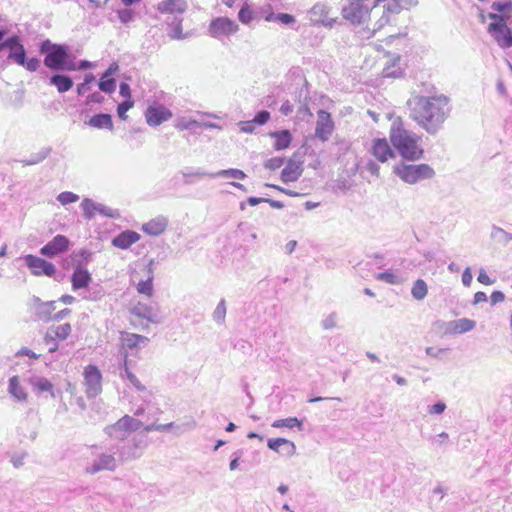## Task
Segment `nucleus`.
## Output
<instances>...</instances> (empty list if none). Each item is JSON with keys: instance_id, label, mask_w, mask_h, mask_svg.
Returning a JSON list of instances; mask_svg holds the SVG:
<instances>
[{"instance_id": "nucleus-1", "label": "nucleus", "mask_w": 512, "mask_h": 512, "mask_svg": "<svg viewBox=\"0 0 512 512\" xmlns=\"http://www.w3.org/2000/svg\"><path fill=\"white\" fill-rule=\"evenodd\" d=\"M341 9L343 19L360 26L369 35L375 34L391 24L403 10L417 3V0H345Z\"/></svg>"}, {"instance_id": "nucleus-2", "label": "nucleus", "mask_w": 512, "mask_h": 512, "mask_svg": "<svg viewBox=\"0 0 512 512\" xmlns=\"http://www.w3.org/2000/svg\"><path fill=\"white\" fill-rule=\"evenodd\" d=\"M409 106L410 117L429 133L437 132L450 113L449 99L444 95L417 96Z\"/></svg>"}, {"instance_id": "nucleus-3", "label": "nucleus", "mask_w": 512, "mask_h": 512, "mask_svg": "<svg viewBox=\"0 0 512 512\" xmlns=\"http://www.w3.org/2000/svg\"><path fill=\"white\" fill-rule=\"evenodd\" d=\"M390 141L404 160L418 161L424 155L420 145L421 137L406 130L401 121L395 122L391 128Z\"/></svg>"}, {"instance_id": "nucleus-4", "label": "nucleus", "mask_w": 512, "mask_h": 512, "mask_svg": "<svg viewBox=\"0 0 512 512\" xmlns=\"http://www.w3.org/2000/svg\"><path fill=\"white\" fill-rule=\"evenodd\" d=\"M42 52H47L44 58V64L47 68L53 70H69L76 69L75 64L70 59L67 49L63 45L51 44L46 41L41 46Z\"/></svg>"}, {"instance_id": "nucleus-5", "label": "nucleus", "mask_w": 512, "mask_h": 512, "mask_svg": "<svg viewBox=\"0 0 512 512\" xmlns=\"http://www.w3.org/2000/svg\"><path fill=\"white\" fill-rule=\"evenodd\" d=\"M149 342V338L136 333L123 331L120 333V346L125 350L124 355V368L125 373L130 383L138 390H144L145 386L141 384L140 380L131 372L128 366L127 352L145 346Z\"/></svg>"}, {"instance_id": "nucleus-6", "label": "nucleus", "mask_w": 512, "mask_h": 512, "mask_svg": "<svg viewBox=\"0 0 512 512\" xmlns=\"http://www.w3.org/2000/svg\"><path fill=\"white\" fill-rule=\"evenodd\" d=\"M393 173L403 182L415 184L420 180L430 179L434 176V170L428 164H406L401 161L393 166Z\"/></svg>"}, {"instance_id": "nucleus-7", "label": "nucleus", "mask_w": 512, "mask_h": 512, "mask_svg": "<svg viewBox=\"0 0 512 512\" xmlns=\"http://www.w3.org/2000/svg\"><path fill=\"white\" fill-rule=\"evenodd\" d=\"M487 17L491 20L487 31L501 48H509L512 46V32L507 26L506 19L503 15L497 13H489Z\"/></svg>"}, {"instance_id": "nucleus-8", "label": "nucleus", "mask_w": 512, "mask_h": 512, "mask_svg": "<svg viewBox=\"0 0 512 512\" xmlns=\"http://www.w3.org/2000/svg\"><path fill=\"white\" fill-rule=\"evenodd\" d=\"M208 31L213 38L229 37L239 31V25L229 17H216L210 22Z\"/></svg>"}, {"instance_id": "nucleus-9", "label": "nucleus", "mask_w": 512, "mask_h": 512, "mask_svg": "<svg viewBox=\"0 0 512 512\" xmlns=\"http://www.w3.org/2000/svg\"><path fill=\"white\" fill-rule=\"evenodd\" d=\"M83 376L86 394L89 397L98 395L102 390V375L100 370L95 365H88L84 369Z\"/></svg>"}, {"instance_id": "nucleus-10", "label": "nucleus", "mask_w": 512, "mask_h": 512, "mask_svg": "<svg viewBox=\"0 0 512 512\" xmlns=\"http://www.w3.org/2000/svg\"><path fill=\"white\" fill-rule=\"evenodd\" d=\"M335 124L331 114L326 110L317 112V122L315 127V136L321 141H327L333 134Z\"/></svg>"}, {"instance_id": "nucleus-11", "label": "nucleus", "mask_w": 512, "mask_h": 512, "mask_svg": "<svg viewBox=\"0 0 512 512\" xmlns=\"http://www.w3.org/2000/svg\"><path fill=\"white\" fill-rule=\"evenodd\" d=\"M170 109L160 104L149 105L145 112V119L149 126L156 127L172 118Z\"/></svg>"}, {"instance_id": "nucleus-12", "label": "nucleus", "mask_w": 512, "mask_h": 512, "mask_svg": "<svg viewBox=\"0 0 512 512\" xmlns=\"http://www.w3.org/2000/svg\"><path fill=\"white\" fill-rule=\"evenodd\" d=\"M25 262L30 268L31 272L36 276L45 275L48 277H53L55 275V266L51 262H48L40 257L27 255L25 257Z\"/></svg>"}, {"instance_id": "nucleus-13", "label": "nucleus", "mask_w": 512, "mask_h": 512, "mask_svg": "<svg viewBox=\"0 0 512 512\" xmlns=\"http://www.w3.org/2000/svg\"><path fill=\"white\" fill-rule=\"evenodd\" d=\"M369 151L381 163H385L395 157L393 149L385 138L373 139Z\"/></svg>"}, {"instance_id": "nucleus-14", "label": "nucleus", "mask_w": 512, "mask_h": 512, "mask_svg": "<svg viewBox=\"0 0 512 512\" xmlns=\"http://www.w3.org/2000/svg\"><path fill=\"white\" fill-rule=\"evenodd\" d=\"M475 325L476 324L473 320L462 318L443 322L441 324V329L445 335H456L471 331L474 329Z\"/></svg>"}, {"instance_id": "nucleus-15", "label": "nucleus", "mask_w": 512, "mask_h": 512, "mask_svg": "<svg viewBox=\"0 0 512 512\" xmlns=\"http://www.w3.org/2000/svg\"><path fill=\"white\" fill-rule=\"evenodd\" d=\"M386 61L382 69V76L388 78L402 77L405 71L404 66L401 64L399 55H385Z\"/></svg>"}, {"instance_id": "nucleus-16", "label": "nucleus", "mask_w": 512, "mask_h": 512, "mask_svg": "<svg viewBox=\"0 0 512 512\" xmlns=\"http://www.w3.org/2000/svg\"><path fill=\"white\" fill-rule=\"evenodd\" d=\"M69 248V240L64 235L55 236L50 242L43 246L40 250L42 255L54 257L58 254L66 252Z\"/></svg>"}, {"instance_id": "nucleus-17", "label": "nucleus", "mask_w": 512, "mask_h": 512, "mask_svg": "<svg viewBox=\"0 0 512 512\" xmlns=\"http://www.w3.org/2000/svg\"><path fill=\"white\" fill-rule=\"evenodd\" d=\"M4 47L10 48L8 59L13 60L18 65L25 64L26 52L24 46L19 43L17 37H12L3 42V44L0 45V50H2Z\"/></svg>"}, {"instance_id": "nucleus-18", "label": "nucleus", "mask_w": 512, "mask_h": 512, "mask_svg": "<svg viewBox=\"0 0 512 512\" xmlns=\"http://www.w3.org/2000/svg\"><path fill=\"white\" fill-rule=\"evenodd\" d=\"M267 446L285 457H292L296 453V446L294 442L285 438H272L267 442Z\"/></svg>"}, {"instance_id": "nucleus-19", "label": "nucleus", "mask_w": 512, "mask_h": 512, "mask_svg": "<svg viewBox=\"0 0 512 512\" xmlns=\"http://www.w3.org/2000/svg\"><path fill=\"white\" fill-rule=\"evenodd\" d=\"M304 171L303 163L289 159L281 172V180L285 183L297 181Z\"/></svg>"}, {"instance_id": "nucleus-20", "label": "nucleus", "mask_w": 512, "mask_h": 512, "mask_svg": "<svg viewBox=\"0 0 512 512\" xmlns=\"http://www.w3.org/2000/svg\"><path fill=\"white\" fill-rule=\"evenodd\" d=\"M187 6V0H164L157 5V10L162 14H182Z\"/></svg>"}, {"instance_id": "nucleus-21", "label": "nucleus", "mask_w": 512, "mask_h": 512, "mask_svg": "<svg viewBox=\"0 0 512 512\" xmlns=\"http://www.w3.org/2000/svg\"><path fill=\"white\" fill-rule=\"evenodd\" d=\"M72 333V326L70 323H64L57 326L50 327L45 336L44 342H53V338H57L59 341L66 340Z\"/></svg>"}, {"instance_id": "nucleus-22", "label": "nucleus", "mask_w": 512, "mask_h": 512, "mask_svg": "<svg viewBox=\"0 0 512 512\" xmlns=\"http://www.w3.org/2000/svg\"><path fill=\"white\" fill-rule=\"evenodd\" d=\"M140 240V235L132 230H126L117 235L112 244L120 249H128L131 245Z\"/></svg>"}, {"instance_id": "nucleus-23", "label": "nucleus", "mask_w": 512, "mask_h": 512, "mask_svg": "<svg viewBox=\"0 0 512 512\" xmlns=\"http://www.w3.org/2000/svg\"><path fill=\"white\" fill-rule=\"evenodd\" d=\"M91 274L87 269L76 268L71 276L73 290L87 288L91 282Z\"/></svg>"}, {"instance_id": "nucleus-24", "label": "nucleus", "mask_w": 512, "mask_h": 512, "mask_svg": "<svg viewBox=\"0 0 512 512\" xmlns=\"http://www.w3.org/2000/svg\"><path fill=\"white\" fill-rule=\"evenodd\" d=\"M116 467L115 458L112 455H101L98 460L88 469L91 474L97 473L103 470H114Z\"/></svg>"}, {"instance_id": "nucleus-25", "label": "nucleus", "mask_w": 512, "mask_h": 512, "mask_svg": "<svg viewBox=\"0 0 512 512\" xmlns=\"http://www.w3.org/2000/svg\"><path fill=\"white\" fill-rule=\"evenodd\" d=\"M167 227V220L164 217H157L142 226V230L153 236L160 235Z\"/></svg>"}, {"instance_id": "nucleus-26", "label": "nucleus", "mask_w": 512, "mask_h": 512, "mask_svg": "<svg viewBox=\"0 0 512 512\" xmlns=\"http://www.w3.org/2000/svg\"><path fill=\"white\" fill-rule=\"evenodd\" d=\"M87 124L97 129H108L112 131L114 129L112 116L110 114H96L92 116Z\"/></svg>"}, {"instance_id": "nucleus-27", "label": "nucleus", "mask_w": 512, "mask_h": 512, "mask_svg": "<svg viewBox=\"0 0 512 512\" xmlns=\"http://www.w3.org/2000/svg\"><path fill=\"white\" fill-rule=\"evenodd\" d=\"M270 137L275 140V150H285L291 145L292 142V135L289 130L271 132Z\"/></svg>"}, {"instance_id": "nucleus-28", "label": "nucleus", "mask_w": 512, "mask_h": 512, "mask_svg": "<svg viewBox=\"0 0 512 512\" xmlns=\"http://www.w3.org/2000/svg\"><path fill=\"white\" fill-rule=\"evenodd\" d=\"M9 393L15 397L18 401H26L28 399V393L24 387L20 384L19 377L13 376L9 380L8 386Z\"/></svg>"}, {"instance_id": "nucleus-29", "label": "nucleus", "mask_w": 512, "mask_h": 512, "mask_svg": "<svg viewBox=\"0 0 512 512\" xmlns=\"http://www.w3.org/2000/svg\"><path fill=\"white\" fill-rule=\"evenodd\" d=\"M50 83L54 85L60 93L69 91L73 86V81L70 77L60 74L52 76Z\"/></svg>"}, {"instance_id": "nucleus-30", "label": "nucleus", "mask_w": 512, "mask_h": 512, "mask_svg": "<svg viewBox=\"0 0 512 512\" xmlns=\"http://www.w3.org/2000/svg\"><path fill=\"white\" fill-rule=\"evenodd\" d=\"M131 313L138 318H144L148 320L149 322H155V315L153 314V310L150 306L138 303L135 305Z\"/></svg>"}, {"instance_id": "nucleus-31", "label": "nucleus", "mask_w": 512, "mask_h": 512, "mask_svg": "<svg viewBox=\"0 0 512 512\" xmlns=\"http://www.w3.org/2000/svg\"><path fill=\"white\" fill-rule=\"evenodd\" d=\"M265 21L271 22V21H279L282 24L288 25L295 21L294 16L287 14V13H279L274 14L272 11V7L268 5L267 7V13L264 16Z\"/></svg>"}, {"instance_id": "nucleus-32", "label": "nucleus", "mask_w": 512, "mask_h": 512, "mask_svg": "<svg viewBox=\"0 0 512 512\" xmlns=\"http://www.w3.org/2000/svg\"><path fill=\"white\" fill-rule=\"evenodd\" d=\"M116 426L120 430L135 431L140 428L141 422L129 415H125L117 421Z\"/></svg>"}, {"instance_id": "nucleus-33", "label": "nucleus", "mask_w": 512, "mask_h": 512, "mask_svg": "<svg viewBox=\"0 0 512 512\" xmlns=\"http://www.w3.org/2000/svg\"><path fill=\"white\" fill-rule=\"evenodd\" d=\"M255 18V12L248 2H244L238 12V20L244 24L249 25Z\"/></svg>"}, {"instance_id": "nucleus-34", "label": "nucleus", "mask_w": 512, "mask_h": 512, "mask_svg": "<svg viewBox=\"0 0 512 512\" xmlns=\"http://www.w3.org/2000/svg\"><path fill=\"white\" fill-rule=\"evenodd\" d=\"M112 67H110L101 77L99 82V89L105 93H112L115 90L116 82L115 79L111 78Z\"/></svg>"}, {"instance_id": "nucleus-35", "label": "nucleus", "mask_w": 512, "mask_h": 512, "mask_svg": "<svg viewBox=\"0 0 512 512\" xmlns=\"http://www.w3.org/2000/svg\"><path fill=\"white\" fill-rule=\"evenodd\" d=\"M312 14L318 17V20L321 21L324 25H331L334 22V19L328 17L329 8L322 4L315 5L312 10Z\"/></svg>"}, {"instance_id": "nucleus-36", "label": "nucleus", "mask_w": 512, "mask_h": 512, "mask_svg": "<svg viewBox=\"0 0 512 512\" xmlns=\"http://www.w3.org/2000/svg\"><path fill=\"white\" fill-rule=\"evenodd\" d=\"M153 280L154 277L150 271V274L146 280L138 282L136 286L137 292L147 296L148 298H151L154 294Z\"/></svg>"}, {"instance_id": "nucleus-37", "label": "nucleus", "mask_w": 512, "mask_h": 512, "mask_svg": "<svg viewBox=\"0 0 512 512\" xmlns=\"http://www.w3.org/2000/svg\"><path fill=\"white\" fill-rule=\"evenodd\" d=\"M54 304V301L40 304L37 311V317L45 322L50 321L52 319V312L55 310Z\"/></svg>"}, {"instance_id": "nucleus-38", "label": "nucleus", "mask_w": 512, "mask_h": 512, "mask_svg": "<svg viewBox=\"0 0 512 512\" xmlns=\"http://www.w3.org/2000/svg\"><path fill=\"white\" fill-rule=\"evenodd\" d=\"M428 287L424 280L418 279L414 282L411 294L416 300H422L427 296Z\"/></svg>"}, {"instance_id": "nucleus-39", "label": "nucleus", "mask_w": 512, "mask_h": 512, "mask_svg": "<svg viewBox=\"0 0 512 512\" xmlns=\"http://www.w3.org/2000/svg\"><path fill=\"white\" fill-rule=\"evenodd\" d=\"M31 385L38 392H49L54 397L53 384L46 378L31 380Z\"/></svg>"}, {"instance_id": "nucleus-40", "label": "nucleus", "mask_w": 512, "mask_h": 512, "mask_svg": "<svg viewBox=\"0 0 512 512\" xmlns=\"http://www.w3.org/2000/svg\"><path fill=\"white\" fill-rule=\"evenodd\" d=\"M376 279L385 283L396 285L402 283V279L392 271L382 272L376 275Z\"/></svg>"}, {"instance_id": "nucleus-41", "label": "nucleus", "mask_w": 512, "mask_h": 512, "mask_svg": "<svg viewBox=\"0 0 512 512\" xmlns=\"http://www.w3.org/2000/svg\"><path fill=\"white\" fill-rule=\"evenodd\" d=\"M295 426L301 427V422L296 417H289L285 419H278L272 423L275 428H293Z\"/></svg>"}, {"instance_id": "nucleus-42", "label": "nucleus", "mask_w": 512, "mask_h": 512, "mask_svg": "<svg viewBox=\"0 0 512 512\" xmlns=\"http://www.w3.org/2000/svg\"><path fill=\"white\" fill-rule=\"evenodd\" d=\"M201 124L194 120V119H186V118H180L177 120L175 124V128L179 131L192 129L194 127L200 126Z\"/></svg>"}, {"instance_id": "nucleus-43", "label": "nucleus", "mask_w": 512, "mask_h": 512, "mask_svg": "<svg viewBox=\"0 0 512 512\" xmlns=\"http://www.w3.org/2000/svg\"><path fill=\"white\" fill-rule=\"evenodd\" d=\"M81 207L86 218L90 219L94 216L96 206L92 200L88 198L84 199L81 203Z\"/></svg>"}, {"instance_id": "nucleus-44", "label": "nucleus", "mask_w": 512, "mask_h": 512, "mask_svg": "<svg viewBox=\"0 0 512 512\" xmlns=\"http://www.w3.org/2000/svg\"><path fill=\"white\" fill-rule=\"evenodd\" d=\"M134 100L123 101L117 107V114L121 120H127V111L133 108Z\"/></svg>"}, {"instance_id": "nucleus-45", "label": "nucleus", "mask_w": 512, "mask_h": 512, "mask_svg": "<svg viewBox=\"0 0 512 512\" xmlns=\"http://www.w3.org/2000/svg\"><path fill=\"white\" fill-rule=\"evenodd\" d=\"M218 176L222 177H232L236 179L243 180L246 178V174L239 169H227V170H221L217 173Z\"/></svg>"}, {"instance_id": "nucleus-46", "label": "nucleus", "mask_w": 512, "mask_h": 512, "mask_svg": "<svg viewBox=\"0 0 512 512\" xmlns=\"http://www.w3.org/2000/svg\"><path fill=\"white\" fill-rule=\"evenodd\" d=\"M492 9L500 14H510L512 12V3L510 1L494 2Z\"/></svg>"}, {"instance_id": "nucleus-47", "label": "nucleus", "mask_w": 512, "mask_h": 512, "mask_svg": "<svg viewBox=\"0 0 512 512\" xmlns=\"http://www.w3.org/2000/svg\"><path fill=\"white\" fill-rule=\"evenodd\" d=\"M284 160L285 159L282 157L270 158L265 162L264 167L268 170L275 171L283 166Z\"/></svg>"}, {"instance_id": "nucleus-48", "label": "nucleus", "mask_w": 512, "mask_h": 512, "mask_svg": "<svg viewBox=\"0 0 512 512\" xmlns=\"http://www.w3.org/2000/svg\"><path fill=\"white\" fill-rule=\"evenodd\" d=\"M58 201L63 204V205H66V204H69V203H74L76 202L79 197L78 195L72 193V192H62L58 195L57 197Z\"/></svg>"}, {"instance_id": "nucleus-49", "label": "nucleus", "mask_w": 512, "mask_h": 512, "mask_svg": "<svg viewBox=\"0 0 512 512\" xmlns=\"http://www.w3.org/2000/svg\"><path fill=\"white\" fill-rule=\"evenodd\" d=\"M270 119V113L268 111H260L258 112L254 119L252 120L253 123L255 124H258V125H263L265 123H267Z\"/></svg>"}, {"instance_id": "nucleus-50", "label": "nucleus", "mask_w": 512, "mask_h": 512, "mask_svg": "<svg viewBox=\"0 0 512 512\" xmlns=\"http://www.w3.org/2000/svg\"><path fill=\"white\" fill-rule=\"evenodd\" d=\"M267 187H270V188H273V189H276L278 190L279 192L287 195V196H290V197H298L300 196L301 194L296 192V191H293V190H290V189H286V188H283L281 186H278V185H275V184H266Z\"/></svg>"}, {"instance_id": "nucleus-51", "label": "nucleus", "mask_w": 512, "mask_h": 512, "mask_svg": "<svg viewBox=\"0 0 512 512\" xmlns=\"http://www.w3.org/2000/svg\"><path fill=\"white\" fill-rule=\"evenodd\" d=\"M119 93L125 98V101L133 100L130 86L127 83L123 82L120 84Z\"/></svg>"}, {"instance_id": "nucleus-52", "label": "nucleus", "mask_w": 512, "mask_h": 512, "mask_svg": "<svg viewBox=\"0 0 512 512\" xmlns=\"http://www.w3.org/2000/svg\"><path fill=\"white\" fill-rule=\"evenodd\" d=\"M39 65L40 62L37 58H30L28 60L25 58V64L22 66L25 67L27 70L34 72L39 68Z\"/></svg>"}, {"instance_id": "nucleus-53", "label": "nucleus", "mask_w": 512, "mask_h": 512, "mask_svg": "<svg viewBox=\"0 0 512 512\" xmlns=\"http://www.w3.org/2000/svg\"><path fill=\"white\" fill-rule=\"evenodd\" d=\"M104 101V97L98 93V92H95V93H92L91 95H89L86 99V105H89L91 103H97V104H100Z\"/></svg>"}, {"instance_id": "nucleus-54", "label": "nucleus", "mask_w": 512, "mask_h": 512, "mask_svg": "<svg viewBox=\"0 0 512 512\" xmlns=\"http://www.w3.org/2000/svg\"><path fill=\"white\" fill-rule=\"evenodd\" d=\"M446 405L443 402H438L429 407L430 414H441L444 412Z\"/></svg>"}, {"instance_id": "nucleus-55", "label": "nucleus", "mask_w": 512, "mask_h": 512, "mask_svg": "<svg viewBox=\"0 0 512 512\" xmlns=\"http://www.w3.org/2000/svg\"><path fill=\"white\" fill-rule=\"evenodd\" d=\"M293 111V105L291 104V102L289 100H286L282 103L281 107H280V112L287 116L289 114H291Z\"/></svg>"}, {"instance_id": "nucleus-56", "label": "nucleus", "mask_w": 512, "mask_h": 512, "mask_svg": "<svg viewBox=\"0 0 512 512\" xmlns=\"http://www.w3.org/2000/svg\"><path fill=\"white\" fill-rule=\"evenodd\" d=\"M477 279L481 284L484 285H491L493 283V281L490 279V277L485 271H481Z\"/></svg>"}, {"instance_id": "nucleus-57", "label": "nucleus", "mask_w": 512, "mask_h": 512, "mask_svg": "<svg viewBox=\"0 0 512 512\" xmlns=\"http://www.w3.org/2000/svg\"><path fill=\"white\" fill-rule=\"evenodd\" d=\"M462 282L465 286H470L472 282V274L470 272L469 268H466L465 271L462 274Z\"/></svg>"}, {"instance_id": "nucleus-58", "label": "nucleus", "mask_w": 512, "mask_h": 512, "mask_svg": "<svg viewBox=\"0 0 512 512\" xmlns=\"http://www.w3.org/2000/svg\"><path fill=\"white\" fill-rule=\"evenodd\" d=\"M170 37L173 39H182L184 37L181 22L177 23L176 27L174 28V32L173 34H170Z\"/></svg>"}, {"instance_id": "nucleus-59", "label": "nucleus", "mask_w": 512, "mask_h": 512, "mask_svg": "<svg viewBox=\"0 0 512 512\" xmlns=\"http://www.w3.org/2000/svg\"><path fill=\"white\" fill-rule=\"evenodd\" d=\"M17 355H20V356H28L29 358H32V359H38L39 358V355L35 354L33 351L27 349V348H22L21 350H19L17 352Z\"/></svg>"}, {"instance_id": "nucleus-60", "label": "nucleus", "mask_w": 512, "mask_h": 512, "mask_svg": "<svg viewBox=\"0 0 512 512\" xmlns=\"http://www.w3.org/2000/svg\"><path fill=\"white\" fill-rule=\"evenodd\" d=\"M52 338H53V340H52L53 342H45V344L49 346L48 351L50 353L56 352L58 350V348H59V345H58V341L59 340L57 338H54V337H52Z\"/></svg>"}, {"instance_id": "nucleus-61", "label": "nucleus", "mask_w": 512, "mask_h": 512, "mask_svg": "<svg viewBox=\"0 0 512 512\" xmlns=\"http://www.w3.org/2000/svg\"><path fill=\"white\" fill-rule=\"evenodd\" d=\"M119 18L122 22H128L132 18V14L129 10L119 11Z\"/></svg>"}, {"instance_id": "nucleus-62", "label": "nucleus", "mask_w": 512, "mask_h": 512, "mask_svg": "<svg viewBox=\"0 0 512 512\" xmlns=\"http://www.w3.org/2000/svg\"><path fill=\"white\" fill-rule=\"evenodd\" d=\"M70 313H71V310H70V309H68V308L63 309V310H61V311L57 312V313L54 315L53 319H55V320H61V319H63L65 316L69 315Z\"/></svg>"}, {"instance_id": "nucleus-63", "label": "nucleus", "mask_w": 512, "mask_h": 512, "mask_svg": "<svg viewBox=\"0 0 512 512\" xmlns=\"http://www.w3.org/2000/svg\"><path fill=\"white\" fill-rule=\"evenodd\" d=\"M89 90H90L89 85L85 84L84 82L77 86V93L79 95H83L86 92H88Z\"/></svg>"}, {"instance_id": "nucleus-64", "label": "nucleus", "mask_w": 512, "mask_h": 512, "mask_svg": "<svg viewBox=\"0 0 512 512\" xmlns=\"http://www.w3.org/2000/svg\"><path fill=\"white\" fill-rule=\"evenodd\" d=\"M60 301L64 304H72L75 301V297H73L72 295L65 294L61 296Z\"/></svg>"}]
</instances>
